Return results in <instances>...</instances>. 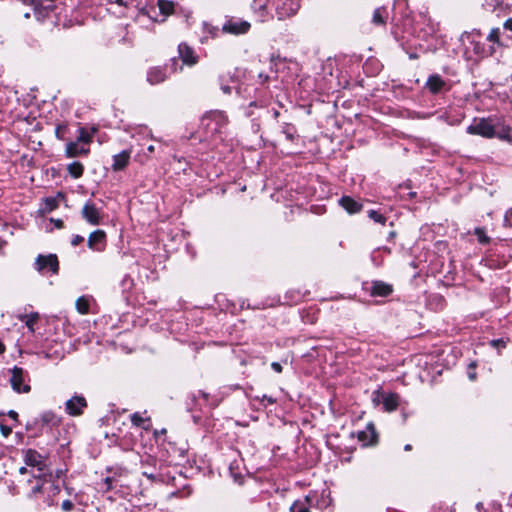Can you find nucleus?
Segmentation results:
<instances>
[{"mask_svg": "<svg viewBox=\"0 0 512 512\" xmlns=\"http://www.w3.org/2000/svg\"><path fill=\"white\" fill-rule=\"evenodd\" d=\"M8 416H9V418H11V419L16 421L17 418H18V413L16 411H14V410H10L8 412Z\"/></svg>", "mask_w": 512, "mask_h": 512, "instance_id": "nucleus-59", "label": "nucleus"}, {"mask_svg": "<svg viewBox=\"0 0 512 512\" xmlns=\"http://www.w3.org/2000/svg\"><path fill=\"white\" fill-rule=\"evenodd\" d=\"M63 195L61 193L58 194L56 197H46L43 200V206L40 209L42 213H50L59 206V198H62Z\"/></svg>", "mask_w": 512, "mask_h": 512, "instance_id": "nucleus-28", "label": "nucleus"}, {"mask_svg": "<svg viewBox=\"0 0 512 512\" xmlns=\"http://www.w3.org/2000/svg\"><path fill=\"white\" fill-rule=\"evenodd\" d=\"M80 126V124H59L55 128V136L57 139L65 141L66 143L75 138L76 127Z\"/></svg>", "mask_w": 512, "mask_h": 512, "instance_id": "nucleus-17", "label": "nucleus"}, {"mask_svg": "<svg viewBox=\"0 0 512 512\" xmlns=\"http://www.w3.org/2000/svg\"><path fill=\"white\" fill-rule=\"evenodd\" d=\"M504 28L512 31V18H509L505 21Z\"/></svg>", "mask_w": 512, "mask_h": 512, "instance_id": "nucleus-58", "label": "nucleus"}, {"mask_svg": "<svg viewBox=\"0 0 512 512\" xmlns=\"http://www.w3.org/2000/svg\"><path fill=\"white\" fill-rule=\"evenodd\" d=\"M400 403V397L396 393L382 395L383 409L386 412H392L397 409Z\"/></svg>", "mask_w": 512, "mask_h": 512, "instance_id": "nucleus-26", "label": "nucleus"}, {"mask_svg": "<svg viewBox=\"0 0 512 512\" xmlns=\"http://www.w3.org/2000/svg\"><path fill=\"white\" fill-rule=\"evenodd\" d=\"M35 269L41 274H46L48 272L57 274L59 271L57 256L55 254L38 255L35 260Z\"/></svg>", "mask_w": 512, "mask_h": 512, "instance_id": "nucleus-6", "label": "nucleus"}, {"mask_svg": "<svg viewBox=\"0 0 512 512\" xmlns=\"http://www.w3.org/2000/svg\"><path fill=\"white\" fill-rule=\"evenodd\" d=\"M507 341L508 340H505L503 338L492 339L489 341V345L494 349H497L498 353L500 354L501 350L506 348Z\"/></svg>", "mask_w": 512, "mask_h": 512, "instance_id": "nucleus-43", "label": "nucleus"}, {"mask_svg": "<svg viewBox=\"0 0 512 512\" xmlns=\"http://www.w3.org/2000/svg\"><path fill=\"white\" fill-rule=\"evenodd\" d=\"M60 492V486L55 484L51 480H48L46 484L45 494L47 495V504L48 506L56 505L57 503L54 501L53 497L56 496Z\"/></svg>", "mask_w": 512, "mask_h": 512, "instance_id": "nucleus-30", "label": "nucleus"}, {"mask_svg": "<svg viewBox=\"0 0 512 512\" xmlns=\"http://www.w3.org/2000/svg\"><path fill=\"white\" fill-rule=\"evenodd\" d=\"M221 89L226 94L231 93V88L229 86H222Z\"/></svg>", "mask_w": 512, "mask_h": 512, "instance_id": "nucleus-61", "label": "nucleus"}, {"mask_svg": "<svg viewBox=\"0 0 512 512\" xmlns=\"http://www.w3.org/2000/svg\"><path fill=\"white\" fill-rule=\"evenodd\" d=\"M368 217L376 223L385 224L387 218L376 210H369Z\"/></svg>", "mask_w": 512, "mask_h": 512, "instance_id": "nucleus-41", "label": "nucleus"}, {"mask_svg": "<svg viewBox=\"0 0 512 512\" xmlns=\"http://www.w3.org/2000/svg\"><path fill=\"white\" fill-rule=\"evenodd\" d=\"M88 247L94 251L101 252L106 247V233L103 230L92 232L87 241Z\"/></svg>", "mask_w": 512, "mask_h": 512, "instance_id": "nucleus-16", "label": "nucleus"}, {"mask_svg": "<svg viewBox=\"0 0 512 512\" xmlns=\"http://www.w3.org/2000/svg\"><path fill=\"white\" fill-rule=\"evenodd\" d=\"M90 308V300L86 296H81L76 300V309L81 314H87Z\"/></svg>", "mask_w": 512, "mask_h": 512, "instance_id": "nucleus-38", "label": "nucleus"}, {"mask_svg": "<svg viewBox=\"0 0 512 512\" xmlns=\"http://www.w3.org/2000/svg\"><path fill=\"white\" fill-rule=\"evenodd\" d=\"M474 235L477 237V240L480 244L486 245L490 243V237L487 236L484 228L477 227L474 230Z\"/></svg>", "mask_w": 512, "mask_h": 512, "instance_id": "nucleus-39", "label": "nucleus"}, {"mask_svg": "<svg viewBox=\"0 0 512 512\" xmlns=\"http://www.w3.org/2000/svg\"><path fill=\"white\" fill-rule=\"evenodd\" d=\"M504 225L508 227H512V208L507 210L504 216Z\"/></svg>", "mask_w": 512, "mask_h": 512, "instance_id": "nucleus-51", "label": "nucleus"}, {"mask_svg": "<svg viewBox=\"0 0 512 512\" xmlns=\"http://www.w3.org/2000/svg\"><path fill=\"white\" fill-rule=\"evenodd\" d=\"M251 29L250 22L234 16H228L222 25V32L239 36L247 34Z\"/></svg>", "mask_w": 512, "mask_h": 512, "instance_id": "nucleus-4", "label": "nucleus"}, {"mask_svg": "<svg viewBox=\"0 0 512 512\" xmlns=\"http://www.w3.org/2000/svg\"><path fill=\"white\" fill-rule=\"evenodd\" d=\"M27 373L23 368L14 366L11 369L10 384L14 391L17 393H28L30 385L26 383Z\"/></svg>", "mask_w": 512, "mask_h": 512, "instance_id": "nucleus-7", "label": "nucleus"}, {"mask_svg": "<svg viewBox=\"0 0 512 512\" xmlns=\"http://www.w3.org/2000/svg\"><path fill=\"white\" fill-rule=\"evenodd\" d=\"M203 36L201 37L200 41L202 43H205L208 41L209 38H215L219 34V28L208 23L203 22Z\"/></svg>", "mask_w": 512, "mask_h": 512, "instance_id": "nucleus-29", "label": "nucleus"}, {"mask_svg": "<svg viewBox=\"0 0 512 512\" xmlns=\"http://www.w3.org/2000/svg\"><path fill=\"white\" fill-rule=\"evenodd\" d=\"M466 132L470 135H479L484 138H493L496 135L495 127L490 119H474L467 127Z\"/></svg>", "mask_w": 512, "mask_h": 512, "instance_id": "nucleus-5", "label": "nucleus"}, {"mask_svg": "<svg viewBox=\"0 0 512 512\" xmlns=\"http://www.w3.org/2000/svg\"><path fill=\"white\" fill-rule=\"evenodd\" d=\"M84 241V238L80 235H73L72 239H71V245L72 246H77L79 245L80 243H82Z\"/></svg>", "mask_w": 512, "mask_h": 512, "instance_id": "nucleus-53", "label": "nucleus"}, {"mask_svg": "<svg viewBox=\"0 0 512 512\" xmlns=\"http://www.w3.org/2000/svg\"><path fill=\"white\" fill-rule=\"evenodd\" d=\"M39 319V314L37 312L31 313L29 315L20 316V320L25 322L27 328L30 332H34V325Z\"/></svg>", "mask_w": 512, "mask_h": 512, "instance_id": "nucleus-37", "label": "nucleus"}, {"mask_svg": "<svg viewBox=\"0 0 512 512\" xmlns=\"http://www.w3.org/2000/svg\"><path fill=\"white\" fill-rule=\"evenodd\" d=\"M60 418L53 411H44L36 418L33 422L34 425L40 426L41 429L49 428L52 429L58 426Z\"/></svg>", "mask_w": 512, "mask_h": 512, "instance_id": "nucleus-15", "label": "nucleus"}, {"mask_svg": "<svg viewBox=\"0 0 512 512\" xmlns=\"http://www.w3.org/2000/svg\"><path fill=\"white\" fill-rule=\"evenodd\" d=\"M42 475L43 473L34 475L33 485L29 493L30 497H36L38 494H45L48 479L42 477Z\"/></svg>", "mask_w": 512, "mask_h": 512, "instance_id": "nucleus-24", "label": "nucleus"}, {"mask_svg": "<svg viewBox=\"0 0 512 512\" xmlns=\"http://www.w3.org/2000/svg\"><path fill=\"white\" fill-rule=\"evenodd\" d=\"M252 91H256V88H252L248 85H243V84H241L237 87V93L239 95H242L244 98H251Z\"/></svg>", "mask_w": 512, "mask_h": 512, "instance_id": "nucleus-44", "label": "nucleus"}, {"mask_svg": "<svg viewBox=\"0 0 512 512\" xmlns=\"http://www.w3.org/2000/svg\"><path fill=\"white\" fill-rule=\"evenodd\" d=\"M258 107H262V105H259L257 101H251L249 103V105L247 107H245L244 115L246 117H252L255 114V112L252 111L251 109L258 108Z\"/></svg>", "mask_w": 512, "mask_h": 512, "instance_id": "nucleus-45", "label": "nucleus"}, {"mask_svg": "<svg viewBox=\"0 0 512 512\" xmlns=\"http://www.w3.org/2000/svg\"><path fill=\"white\" fill-rule=\"evenodd\" d=\"M380 395H381L380 392H377V396L373 398V402L379 403L380 402V399H379Z\"/></svg>", "mask_w": 512, "mask_h": 512, "instance_id": "nucleus-62", "label": "nucleus"}, {"mask_svg": "<svg viewBox=\"0 0 512 512\" xmlns=\"http://www.w3.org/2000/svg\"><path fill=\"white\" fill-rule=\"evenodd\" d=\"M498 137L500 139H504V140H507L509 142H512V129L511 128L504 129L502 131V133L498 135Z\"/></svg>", "mask_w": 512, "mask_h": 512, "instance_id": "nucleus-49", "label": "nucleus"}, {"mask_svg": "<svg viewBox=\"0 0 512 512\" xmlns=\"http://www.w3.org/2000/svg\"><path fill=\"white\" fill-rule=\"evenodd\" d=\"M307 501L308 497L304 501H295L290 507V512H309Z\"/></svg>", "mask_w": 512, "mask_h": 512, "instance_id": "nucleus-40", "label": "nucleus"}, {"mask_svg": "<svg viewBox=\"0 0 512 512\" xmlns=\"http://www.w3.org/2000/svg\"><path fill=\"white\" fill-rule=\"evenodd\" d=\"M67 170L71 177L78 179L84 173V166L80 162L75 161L68 165Z\"/></svg>", "mask_w": 512, "mask_h": 512, "instance_id": "nucleus-35", "label": "nucleus"}, {"mask_svg": "<svg viewBox=\"0 0 512 512\" xmlns=\"http://www.w3.org/2000/svg\"><path fill=\"white\" fill-rule=\"evenodd\" d=\"M499 34H500L499 28H493L490 31V33L488 34L487 40H489L490 42L497 43V42H499Z\"/></svg>", "mask_w": 512, "mask_h": 512, "instance_id": "nucleus-46", "label": "nucleus"}, {"mask_svg": "<svg viewBox=\"0 0 512 512\" xmlns=\"http://www.w3.org/2000/svg\"><path fill=\"white\" fill-rule=\"evenodd\" d=\"M145 15H147L152 21H155V22H161L157 16H158V11L156 9V7H150L146 10L145 12Z\"/></svg>", "mask_w": 512, "mask_h": 512, "instance_id": "nucleus-48", "label": "nucleus"}, {"mask_svg": "<svg viewBox=\"0 0 512 512\" xmlns=\"http://www.w3.org/2000/svg\"><path fill=\"white\" fill-rule=\"evenodd\" d=\"M279 115H280L279 111H277V110H274V111H273V117H274V118H278V117H279Z\"/></svg>", "mask_w": 512, "mask_h": 512, "instance_id": "nucleus-64", "label": "nucleus"}, {"mask_svg": "<svg viewBox=\"0 0 512 512\" xmlns=\"http://www.w3.org/2000/svg\"><path fill=\"white\" fill-rule=\"evenodd\" d=\"M24 461H25L26 465L31 466L33 468H37V471L39 472V474L43 473V471L46 467L44 457L40 453H38L36 450H33V449H28L25 452Z\"/></svg>", "mask_w": 512, "mask_h": 512, "instance_id": "nucleus-14", "label": "nucleus"}, {"mask_svg": "<svg viewBox=\"0 0 512 512\" xmlns=\"http://www.w3.org/2000/svg\"><path fill=\"white\" fill-rule=\"evenodd\" d=\"M256 401H258L261 405L266 407L267 405H273L277 402L276 398H273L271 396H268L266 394H263L262 396H255L254 398Z\"/></svg>", "mask_w": 512, "mask_h": 512, "instance_id": "nucleus-42", "label": "nucleus"}, {"mask_svg": "<svg viewBox=\"0 0 512 512\" xmlns=\"http://www.w3.org/2000/svg\"><path fill=\"white\" fill-rule=\"evenodd\" d=\"M275 14L278 20H285L297 14L300 0H273Z\"/></svg>", "mask_w": 512, "mask_h": 512, "instance_id": "nucleus-3", "label": "nucleus"}, {"mask_svg": "<svg viewBox=\"0 0 512 512\" xmlns=\"http://www.w3.org/2000/svg\"><path fill=\"white\" fill-rule=\"evenodd\" d=\"M475 367H476V364L475 363H470L469 365V370H468V378L471 380V381H475L476 378H477V374L475 372Z\"/></svg>", "mask_w": 512, "mask_h": 512, "instance_id": "nucleus-50", "label": "nucleus"}, {"mask_svg": "<svg viewBox=\"0 0 512 512\" xmlns=\"http://www.w3.org/2000/svg\"><path fill=\"white\" fill-rule=\"evenodd\" d=\"M87 406L86 399L83 396L75 395L65 403L66 412L71 416H79Z\"/></svg>", "mask_w": 512, "mask_h": 512, "instance_id": "nucleus-13", "label": "nucleus"}, {"mask_svg": "<svg viewBox=\"0 0 512 512\" xmlns=\"http://www.w3.org/2000/svg\"><path fill=\"white\" fill-rule=\"evenodd\" d=\"M1 430H2V433L7 436L11 433V428H8V427H5V426H1Z\"/></svg>", "mask_w": 512, "mask_h": 512, "instance_id": "nucleus-60", "label": "nucleus"}, {"mask_svg": "<svg viewBox=\"0 0 512 512\" xmlns=\"http://www.w3.org/2000/svg\"><path fill=\"white\" fill-rule=\"evenodd\" d=\"M154 152H155V146L149 145L146 149H142V150L138 151L134 156V160L140 164H144L145 162H147L150 159L151 154Z\"/></svg>", "mask_w": 512, "mask_h": 512, "instance_id": "nucleus-31", "label": "nucleus"}, {"mask_svg": "<svg viewBox=\"0 0 512 512\" xmlns=\"http://www.w3.org/2000/svg\"><path fill=\"white\" fill-rule=\"evenodd\" d=\"M147 412H135L130 415L131 423L141 429L149 430L151 427V419L149 416L146 415Z\"/></svg>", "mask_w": 512, "mask_h": 512, "instance_id": "nucleus-23", "label": "nucleus"}, {"mask_svg": "<svg viewBox=\"0 0 512 512\" xmlns=\"http://www.w3.org/2000/svg\"><path fill=\"white\" fill-rule=\"evenodd\" d=\"M167 78L166 68L163 67H153L150 68L147 72V81L151 85H156L162 83Z\"/></svg>", "mask_w": 512, "mask_h": 512, "instance_id": "nucleus-21", "label": "nucleus"}, {"mask_svg": "<svg viewBox=\"0 0 512 512\" xmlns=\"http://www.w3.org/2000/svg\"><path fill=\"white\" fill-rule=\"evenodd\" d=\"M178 54L182 63L188 66H194L199 61V56L196 54L194 49L186 43H180L178 45Z\"/></svg>", "mask_w": 512, "mask_h": 512, "instance_id": "nucleus-12", "label": "nucleus"}, {"mask_svg": "<svg viewBox=\"0 0 512 512\" xmlns=\"http://www.w3.org/2000/svg\"><path fill=\"white\" fill-rule=\"evenodd\" d=\"M388 17V12L385 7H379L375 9L373 13L372 22L376 25L385 24L386 18Z\"/></svg>", "mask_w": 512, "mask_h": 512, "instance_id": "nucleus-36", "label": "nucleus"}, {"mask_svg": "<svg viewBox=\"0 0 512 512\" xmlns=\"http://www.w3.org/2000/svg\"><path fill=\"white\" fill-rule=\"evenodd\" d=\"M50 221L52 223H54L55 227L58 228V229H61L64 226V223H63V221L61 219H53V218H51Z\"/></svg>", "mask_w": 512, "mask_h": 512, "instance_id": "nucleus-56", "label": "nucleus"}, {"mask_svg": "<svg viewBox=\"0 0 512 512\" xmlns=\"http://www.w3.org/2000/svg\"><path fill=\"white\" fill-rule=\"evenodd\" d=\"M460 40L466 46V51L472 50L473 53L478 57H485L492 54V51H486L485 45L476 40L474 35L470 33H463Z\"/></svg>", "mask_w": 512, "mask_h": 512, "instance_id": "nucleus-8", "label": "nucleus"}, {"mask_svg": "<svg viewBox=\"0 0 512 512\" xmlns=\"http://www.w3.org/2000/svg\"><path fill=\"white\" fill-rule=\"evenodd\" d=\"M280 129L281 133L285 136L287 141L294 143L299 139V134L294 124L284 122L281 124Z\"/></svg>", "mask_w": 512, "mask_h": 512, "instance_id": "nucleus-27", "label": "nucleus"}, {"mask_svg": "<svg viewBox=\"0 0 512 512\" xmlns=\"http://www.w3.org/2000/svg\"><path fill=\"white\" fill-rule=\"evenodd\" d=\"M81 215L83 219H85V221L90 225H99L102 221L100 210L91 201H87L84 204Z\"/></svg>", "mask_w": 512, "mask_h": 512, "instance_id": "nucleus-11", "label": "nucleus"}, {"mask_svg": "<svg viewBox=\"0 0 512 512\" xmlns=\"http://www.w3.org/2000/svg\"><path fill=\"white\" fill-rule=\"evenodd\" d=\"M359 441L363 442L364 445H372L377 440V433L373 423H368L366 429L358 432Z\"/></svg>", "mask_w": 512, "mask_h": 512, "instance_id": "nucleus-22", "label": "nucleus"}, {"mask_svg": "<svg viewBox=\"0 0 512 512\" xmlns=\"http://www.w3.org/2000/svg\"><path fill=\"white\" fill-rule=\"evenodd\" d=\"M404 450H405V451H410V450H412V446H411L410 444H406V445L404 446Z\"/></svg>", "mask_w": 512, "mask_h": 512, "instance_id": "nucleus-63", "label": "nucleus"}, {"mask_svg": "<svg viewBox=\"0 0 512 512\" xmlns=\"http://www.w3.org/2000/svg\"><path fill=\"white\" fill-rule=\"evenodd\" d=\"M74 508V504L71 500H64L61 504V509L65 512H69Z\"/></svg>", "mask_w": 512, "mask_h": 512, "instance_id": "nucleus-52", "label": "nucleus"}, {"mask_svg": "<svg viewBox=\"0 0 512 512\" xmlns=\"http://www.w3.org/2000/svg\"><path fill=\"white\" fill-rule=\"evenodd\" d=\"M266 3V0H253L251 4L252 9L259 14L261 21H264L267 15Z\"/></svg>", "mask_w": 512, "mask_h": 512, "instance_id": "nucleus-33", "label": "nucleus"}, {"mask_svg": "<svg viewBox=\"0 0 512 512\" xmlns=\"http://www.w3.org/2000/svg\"><path fill=\"white\" fill-rule=\"evenodd\" d=\"M271 368L277 373H281L283 369L282 365L279 362H272Z\"/></svg>", "mask_w": 512, "mask_h": 512, "instance_id": "nucleus-55", "label": "nucleus"}, {"mask_svg": "<svg viewBox=\"0 0 512 512\" xmlns=\"http://www.w3.org/2000/svg\"><path fill=\"white\" fill-rule=\"evenodd\" d=\"M142 475H143V476H145V477H147V478H148V479H150V480H155V479H156V477H157V474H156V473H154L153 471H148V470H144V471L142 472Z\"/></svg>", "mask_w": 512, "mask_h": 512, "instance_id": "nucleus-54", "label": "nucleus"}, {"mask_svg": "<svg viewBox=\"0 0 512 512\" xmlns=\"http://www.w3.org/2000/svg\"><path fill=\"white\" fill-rule=\"evenodd\" d=\"M383 252L389 254L391 252V250L388 247H379L372 251L370 257H371V261L373 262V264L375 266H380L382 264V262H383L382 253Z\"/></svg>", "mask_w": 512, "mask_h": 512, "instance_id": "nucleus-34", "label": "nucleus"}, {"mask_svg": "<svg viewBox=\"0 0 512 512\" xmlns=\"http://www.w3.org/2000/svg\"><path fill=\"white\" fill-rule=\"evenodd\" d=\"M191 400L195 403V405L215 408L221 402V398L218 395H211L207 392L199 390L197 393H193L191 396Z\"/></svg>", "mask_w": 512, "mask_h": 512, "instance_id": "nucleus-9", "label": "nucleus"}, {"mask_svg": "<svg viewBox=\"0 0 512 512\" xmlns=\"http://www.w3.org/2000/svg\"><path fill=\"white\" fill-rule=\"evenodd\" d=\"M227 125L228 117L220 110L207 112L201 119V126L210 136L223 134Z\"/></svg>", "mask_w": 512, "mask_h": 512, "instance_id": "nucleus-2", "label": "nucleus"}, {"mask_svg": "<svg viewBox=\"0 0 512 512\" xmlns=\"http://www.w3.org/2000/svg\"><path fill=\"white\" fill-rule=\"evenodd\" d=\"M369 291L372 296L387 297L393 292V286L384 281L375 280L371 282Z\"/></svg>", "mask_w": 512, "mask_h": 512, "instance_id": "nucleus-18", "label": "nucleus"}, {"mask_svg": "<svg viewBox=\"0 0 512 512\" xmlns=\"http://www.w3.org/2000/svg\"><path fill=\"white\" fill-rule=\"evenodd\" d=\"M445 85L446 82L438 74L430 75L426 82V87L432 94L439 93L444 88Z\"/></svg>", "mask_w": 512, "mask_h": 512, "instance_id": "nucleus-25", "label": "nucleus"}, {"mask_svg": "<svg viewBox=\"0 0 512 512\" xmlns=\"http://www.w3.org/2000/svg\"><path fill=\"white\" fill-rule=\"evenodd\" d=\"M268 79H269V76H268V75L263 74V73H259V74H258V80H259V82H260V84H261V85H262V84H264L265 82H267V81H268Z\"/></svg>", "mask_w": 512, "mask_h": 512, "instance_id": "nucleus-57", "label": "nucleus"}, {"mask_svg": "<svg viewBox=\"0 0 512 512\" xmlns=\"http://www.w3.org/2000/svg\"><path fill=\"white\" fill-rule=\"evenodd\" d=\"M131 149H126L113 156L112 169L114 171L123 170L129 163Z\"/></svg>", "mask_w": 512, "mask_h": 512, "instance_id": "nucleus-20", "label": "nucleus"}, {"mask_svg": "<svg viewBox=\"0 0 512 512\" xmlns=\"http://www.w3.org/2000/svg\"><path fill=\"white\" fill-rule=\"evenodd\" d=\"M131 138L141 140V139H152L155 141H159L158 138L154 137L152 130L147 126L143 124H129L124 129Z\"/></svg>", "mask_w": 512, "mask_h": 512, "instance_id": "nucleus-10", "label": "nucleus"}, {"mask_svg": "<svg viewBox=\"0 0 512 512\" xmlns=\"http://www.w3.org/2000/svg\"><path fill=\"white\" fill-rule=\"evenodd\" d=\"M338 203L349 214L359 213L363 208L362 203L356 201L350 196H342L338 200Z\"/></svg>", "mask_w": 512, "mask_h": 512, "instance_id": "nucleus-19", "label": "nucleus"}, {"mask_svg": "<svg viewBox=\"0 0 512 512\" xmlns=\"http://www.w3.org/2000/svg\"><path fill=\"white\" fill-rule=\"evenodd\" d=\"M158 9L160 14L162 15V19H160V21H164L166 16L173 13L174 4L171 1L158 0Z\"/></svg>", "mask_w": 512, "mask_h": 512, "instance_id": "nucleus-32", "label": "nucleus"}, {"mask_svg": "<svg viewBox=\"0 0 512 512\" xmlns=\"http://www.w3.org/2000/svg\"><path fill=\"white\" fill-rule=\"evenodd\" d=\"M114 482H116V479L114 477H106L103 480V485L105 491H110L115 488Z\"/></svg>", "mask_w": 512, "mask_h": 512, "instance_id": "nucleus-47", "label": "nucleus"}, {"mask_svg": "<svg viewBox=\"0 0 512 512\" xmlns=\"http://www.w3.org/2000/svg\"><path fill=\"white\" fill-rule=\"evenodd\" d=\"M96 128L90 130L82 126H77L75 131V138L69 140L65 147V156L67 158H75L82 155H87L90 151L89 145L93 141Z\"/></svg>", "mask_w": 512, "mask_h": 512, "instance_id": "nucleus-1", "label": "nucleus"}]
</instances>
